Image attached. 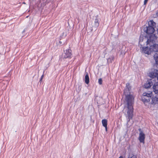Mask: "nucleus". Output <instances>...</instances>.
<instances>
[{
	"label": "nucleus",
	"mask_w": 158,
	"mask_h": 158,
	"mask_svg": "<svg viewBox=\"0 0 158 158\" xmlns=\"http://www.w3.org/2000/svg\"><path fill=\"white\" fill-rule=\"evenodd\" d=\"M94 24H95V26L94 27L93 26V27L94 30L95 31L96 30V28L98 26L99 24L98 20V19H95Z\"/></svg>",
	"instance_id": "obj_13"
},
{
	"label": "nucleus",
	"mask_w": 158,
	"mask_h": 158,
	"mask_svg": "<svg viewBox=\"0 0 158 158\" xmlns=\"http://www.w3.org/2000/svg\"><path fill=\"white\" fill-rule=\"evenodd\" d=\"M152 85V82L149 81L147 82L144 85V87L145 88H149Z\"/></svg>",
	"instance_id": "obj_14"
},
{
	"label": "nucleus",
	"mask_w": 158,
	"mask_h": 158,
	"mask_svg": "<svg viewBox=\"0 0 158 158\" xmlns=\"http://www.w3.org/2000/svg\"><path fill=\"white\" fill-rule=\"evenodd\" d=\"M105 128V130L106 131H107V126H106V127H104Z\"/></svg>",
	"instance_id": "obj_23"
},
{
	"label": "nucleus",
	"mask_w": 158,
	"mask_h": 158,
	"mask_svg": "<svg viewBox=\"0 0 158 158\" xmlns=\"http://www.w3.org/2000/svg\"><path fill=\"white\" fill-rule=\"evenodd\" d=\"M125 101L124 102V109L127 110V117L129 120H127V123L132 118L133 110V104L134 102V96L133 95L128 93L125 94Z\"/></svg>",
	"instance_id": "obj_1"
},
{
	"label": "nucleus",
	"mask_w": 158,
	"mask_h": 158,
	"mask_svg": "<svg viewBox=\"0 0 158 158\" xmlns=\"http://www.w3.org/2000/svg\"><path fill=\"white\" fill-rule=\"evenodd\" d=\"M107 120L106 119H103L102 120V123L104 127L107 126Z\"/></svg>",
	"instance_id": "obj_17"
},
{
	"label": "nucleus",
	"mask_w": 158,
	"mask_h": 158,
	"mask_svg": "<svg viewBox=\"0 0 158 158\" xmlns=\"http://www.w3.org/2000/svg\"><path fill=\"white\" fill-rule=\"evenodd\" d=\"M142 98V100L144 102H148L150 101L149 98L152 96V92H148V93H143Z\"/></svg>",
	"instance_id": "obj_2"
},
{
	"label": "nucleus",
	"mask_w": 158,
	"mask_h": 158,
	"mask_svg": "<svg viewBox=\"0 0 158 158\" xmlns=\"http://www.w3.org/2000/svg\"><path fill=\"white\" fill-rule=\"evenodd\" d=\"M143 28V31L147 34H152L155 31L154 28L152 27L144 25Z\"/></svg>",
	"instance_id": "obj_5"
},
{
	"label": "nucleus",
	"mask_w": 158,
	"mask_h": 158,
	"mask_svg": "<svg viewBox=\"0 0 158 158\" xmlns=\"http://www.w3.org/2000/svg\"><path fill=\"white\" fill-rule=\"evenodd\" d=\"M153 91L155 94H158V82L155 83L153 86Z\"/></svg>",
	"instance_id": "obj_10"
},
{
	"label": "nucleus",
	"mask_w": 158,
	"mask_h": 158,
	"mask_svg": "<svg viewBox=\"0 0 158 158\" xmlns=\"http://www.w3.org/2000/svg\"><path fill=\"white\" fill-rule=\"evenodd\" d=\"M150 45V48H151L152 51L156 52H158V44H151Z\"/></svg>",
	"instance_id": "obj_8"
},
{
	"label": "nucleus",
	"mask_w": 158,
	"mask_h": 158,
	"mask_svg": "<svg viewBox=\"0 0 158 158\" xmlns=\"http://www.w3.org/2000/svg\"><path fill=\"white\" fill-rule=\"evenodd\" d=\"M149 76L151 78H155L156 77L158 80V70L153 69H152L149 73Z\"/></svg>",
	"instance_id": "obj_4"
},
{
	"label": "nucleus",
	"mask_w": 158,
	"mask_h": 158,
	"mask_svg": "<svg viewBox=\"0 0 158 158\" xmlns=\"http://www.w3.org/2000/svg\"><path fill=\"white\" fill-rule=\"evenodd\" d=\"M154 59L155 61L156 64H158V53H156L153 56Z\"/></svg>",
	"instance_id": "obj_16"
},
{
	"label": "nucleus",
	"mask_w": 158,
	"mask_h": 158,
	"mask_svg": "<svg viewBox=\"0 0 158 158\" xmlns=\"http://www.w3.org/2000/svg\"><path fill=\"white\" fill-rule=\"evenodd\" d=\"M98 82L100 85H101L102 84V80L101 78L98 79Z\"/></svg>",
	"instance_id": "obj_19"
},
{
	"label": "nucleus",
	"mask_w": 158,
	"mask_h": 158,
	"mask_svg": "<svg viewBox=\"0 0 158 158\" xmlns=\"http://www.w3.org/2000/svg\"><path fill=\"white\" fill-rule=\"evenodd\" d=\"M59 43H60V44H61L62 43V42H61V41H59Z\"/></svg>",
	"instance_id": "obj_24"
},
{
	"label": "nucleus",
	"mask_w": 158,
	"mask_h": 158,
	"mask_svg": "<svg viewBox=\"0 0 158 158\" xmlns=\"http://www.w3.org/2000/svg\"><path fill=\"white\" fill-rule=\"evenodd\" d=\"M156 24L153 20H150L148 22V26L153 27L154 28L156 26Z\"/></svg>",
	"instance_id": "obj_12"
},
{
	"label": "nucleus",
	"mask_w": 158,
	"mask_h": 158,
	"mask_svg": "<svg viewBox=\"0 0 158 158\" xmlns=\"http://www.w3.org/2000/svg\"><path fill=\"white\" fill-rule=\"evenodd\" d=\"M24 30L23 31V32H24Z\"/></svg>",
	"instance_id": "obj_29"
},
{
	"label": "nucleus",
	"mask_w": 158,
	"mask_h": 158,
	"mask_svg": "<svg viewBox=\"0 0 158 158\" xmlns=\"http://www.w3.org/2000/svg\"><path fill=\"white\" fill-rule=\"evenodd\" d=\"M95 26V24H94V23H93L92 24V29L91 30V31H93V30H94V29H93V26L94 27Z\"/></svg>",
	"instance_id": "obj_21"
},
{
	"label": "nucleus",
	"mask_w": 158,
	"mask_h": 158,
	"mask_svg": "<svg viewBox=\"0 0 158 158\" xmlns=\"http://www.w3.org/2000/svg\"><path fill=\"white\" fill-rule=\"evenodd\" d=\"M128 158H137V157L135 155L131 154L129 155Z\"/></svg>",
	"instance_id": "obj_18"
},
{
	"label": "nucleus",
	"mask_w": 158,
	"mask_h": 158,
	"mask_svg": "<svg viewBox=\"0 0 158 158\" xmlns=\"http://www.w3.org/2000/svg\"><path fill=\"white\" fill-rule=\"evenodd\" d=\"M139 131L140 132L139 134V139L140 142L144 143L145 138V134L143 133L141 129H139Z\"/></svg>",
	"instance_id": "obj_6"
},
{
	"label": "nucleus",
	"mask_w": 158,
	"mask_h": 158,
	"mask_svg": "<svg viewBox=\"0 0 158 158\" xmlns=\"http://www.w3.org/2000/svg\"><path fill=\"white\" fill-rule=\"evenodd\" d=\"M85 83L86 84H88L89 82V77L88 74L87 73H86L85 77Z\"/></svg>",
	"instance_id": "obj_15"
},
{
	"label": "nucleus",
	"mask_w": 158,
	"mask_h": 158,
	"mask_svg": "<svg viewBox=\"0 0 158 158\" xmlns=\"http://www.w3.org/2000/svg\"><path fill=\"white\" fill-rule=\"evenodd\" d=\"M119 158H123V157L122 156H120L119 157Z\"/></svg>",
	"instance_id": "obj_26"
},
{
	"label": "nucleus",
	"mask_w": 158,
	"mask_h": 158,
	"mask_svg": "<svg viewBox=\"0 0 158 158\" xmlns=\"http://www.w3.org/2000/svg\"><path fill=\"white\" fill-rule=\"evenodd\" d=\"M157 33L158 34V28L157 30Z\"/></svg>",
	"instance_id": "obj_27"
},
{
	"label": "nucleus",
	"mask_w": 158,
	"mask_h": 158,
	"mask_svg": "<svg viewBox=\"0 0 158 158\" xmlns=\"http://www.w3.org/2000/svg\"><path fill=\"white\" fill-rule=\"evenodd\" d=\"M158 38L157 35L155 34L151 35L149 39H148L147 41V44H148L151 45V44H153Z\"/></svg>",
	"instance_id": "obj_3"
},
{
	"label": "nucleus",
	"mask_w": 158,
	"mask_h": 158,
	"mask_svg": "<svg viewBox=\"0 0 158 158\" xmlns=\"http://www.w3.org/2000/svg\"><path fill=\"white\" fill-rule=\"evenodd\" d=\"M151 48H150V46L149 47L148 46L145 48H142V52L144 53L149 55L152 52Z\"/></svg>",
	"instance_id": "obj_7"
},
{
	"label": "nucleus",
	"mask_w": 158,
	"mask_h": 158,
	"mask_svg": "<svg viewBox=\"0 0 158 158\" xmlns=\"http://www.w3.org/2000/svg\"><path fill=\"white\" fill-rule=\"evenodd\" d=\"M148 0H144V4L146 5L148 2Z\"/></svg>",
	"instance_id": "obj_20"
},
{
	"label": "nucleus",
	"mask_w": 158,
	"mask_h": 158,
	"mask_svg": "<svg viewBox=\"0 0 158 158\" xmlns=\"http://www.w3.org/2000/svg\"><path fill=\"white\" fill-rule=\"evenodd\" d=\"M126 89L124 90V94H126L128 93L130 91L131 88L130 86L129 83H127L126 85Z\"/></svg>",
	"instance_id": "obj_11"
},
{
	"label": "nucleus",
	"mask_w": 158,
	"mask_h": 158,
	"mask_svg": "<svg viewBox=\"0 0 158 158\" xmlns=\"http://www.w3.org/2000/svg\"><path fill=\"white\" fill-rule=\"evenodd\" d=\"M43 77H44V75H43L41 76V78H40V81H41L42 80V79H43Z\"/></svg>",
	"instance_id": "obj_22"
},
{
	"label": "nucleus",
	"mask_w": 158,
	"mask_h": 158,
	"mask_svg": "<svg viewBox=\"0 0 158 158\" xmlns=\"http://www.w3.org/2000/svg\"><path fill=\"white\" fill-rule=\"evenodd\" d=\"M71 50L68 49L66 50L64 57V58H68L70 57L71 56Z\"/></svg>",
	"instance_id": "obj_9"
},
{
	"label": "nucleus",
	"mask_w": 158,
	"mask_h": 158,
	"mask_svg": "<svg viewBox=\"0 0 158 158\" xmlns=\"http://www.w3.org/2000/svg\"><path fill=\"white\" fill-rule=\"evenodd\" d=\"M110 60V59H109V58L108 59H107V61H109V60Z\"/></svg>",
	"instance_id": "obj_25"
},
{
	"label": "nucleus",
	"mask_w": 158,
	"mask_h": 158,
	"mask_svg": "<svg viewBox=\"0 0 158 158\" xmlns=\"http://www.w3.org/2000/svg\"><path fill=\"white\" fill-rule=\"evenodd\" d=\"M28 16H27L26 17V18H27Z\"/></svg>",
	"instance_id": "obj_28"
}]
</instances>
